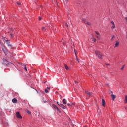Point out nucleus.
<instances>
[{
  "mask_svg": "<svg viewBox=\"0 0 127 127\" xmlns=\"http://www.w3.org/2000/svg\"><path fill=\"white\" fill-rule=\"evenodd\" d=\"M91 39L92 40V41H93V42H96L97 41V39H96L95 38V37H94V36H93L92 37H91Z\"/></svg>",
  "mask_w": 127,
  "mask_h": 127,
  "instance_id": "obj_12",
  "label": "nucleus"
},
{
  "mask_svg": "<svg viewBox=\"0 0 127 127\" xmlns=\"http://www.w3.org/2000/svg\"><path fill=\"white\" fill-rule=\"evenodd\" d=\"M63 45H65V43H63Z\"/></svg>",
  "mask_w": 127,
  "mask_h": 127,
  "instance_id": "obj_37",
  "label": "nucleus"
},
{
  "mask_svg": "<svg viewBox=\"0 0 127 127\" xmlns=\"http://www.w3.org/2000/svg\"><path fill=\"white\" fill-rule=\"evenodd\" d=\"M65 26L69 27V26L68 25V24L67 23H65Z\"/></svg>",
  "mask_w": 127,
  "mask_h": 127,
  "instance_id": "obj_28",
  "label": "nucleus"
},
{
  "mask_svg": "<svg viewBox=\"0 0 127 127\" xmlns=\"http://www.w3.org/2000/svg\"><path fill=\"white\" fill-rule=\"evenodd\" d=\"M95 33H96V34L97 35H101L100 34V33H99V32H98V31H95Z\"/></svg>",
  "mask_w": 127,
  "mask_h": 127,
  "instance_id": "obj_21",
  "label": "nucleus"
},
{
  "mask_svg": "<svg viewBox=\"0 0 127 127\" xmlns=\"http://www.w3.org/2000/svg\"><path fill=\"white\" fill-rule=\"evenodd\" d=\"M16 117L18 118V119H22V116H21L20 113H19V112H16Z\"/></svg>",
  "mask_w": 127,
  "mask_h": 127,
  "instance_id": "obj_3",
  "label": "nucleus"
},
{
  "mask_svg": "<svg viewBox=\"0 0 127 127\" xmlns=\"http://www.w3.org/2000/svg\"><path fill=\"white\" fill-rule=\"evenodd\" d=\"M65 0V1H68V0Z\"/></svg>",
  "mask_w": 127,
  "mask_h": 127,
  "instance_id": "obj_38",
  "label": "nucleus"
},
{
  "mask_svg": "<svg viewBox=\"0 0 127 127\" xmlns=\"http://www.w3.org/2000/svg\"><path fill=\"white\" fill-rule=\"evenodd\" d=\"M75 84H78V81H75Z\"/></svg>",
  "mask_w": 127,
  "mask_h": 127,
  "instance_id": "obj_34",
  "label": "nucleus"
},
{
  "mask_svg": "<svg viewBox=\"0 0 127 127\" xmlns=\"http://www.w3.org/2000/svg\"><path fill=\"white\" fill-rule=\"evenodd\" d=\"M106 65H109V64H106Z\"/></svg>",
  "mask_w": 127,
  "mask_h": 127,
  "instance_id": "obj_40",
  "label": "nucleus"
},
{
  "mask_svg": "<svg viewBox=\"0 0 127 127\" xmlns=\"http://www.w3.org/2000/svg\"><path fill=\"white\" fill-rule=\"evenodd\" d=\"M102 106H103L104 107L106 106V101H105V99H102Z\"/></svg>",
  "mask_w": 127,
  "mask_h": 127,
  "instance_id": "obj_6",
  "label": "nucleus"
},
{
  "mask_svg": "<svg viewBox=\"0 0 127 127\" xmlns=\"http://www.w3.org/2000/svg\"><path fill=\"white\" fill-rule=\"evenodd\" d=\"M119 44H120V43L118 41H116L115 44V47H118L119 46Z\"/></svg>",
  "mask_w": 127,
  "mask_h": 127,
  "instance_id": "obj_11",
  "label": "nucleus"
},
{
  "mask_svg": "<svg viewBox=\"0 0 127 127\" xmlns=\"http://www.w3.org/2000/svg\"><path fill=\"white\" fill-rule=\"evenodd\" d=\"M115 39V36L112 35L111 38V40L113 41Z\"/></svg>",
  "mask_w": 127,
  "mask_h": 127,
  "instance_id": "obj_18",
  "label": "nucleus"
},
{
  "mask_svg": "<svg viewBox=\"0 0 127 127\" xmlns=\"http://www.w3.org/2000/svg\"><path fill=\"white\" fill-rule=\"evenodd\" d=\"M64 66L66 70H69V67H68V66H67V65H65Z\"/></svg>",
  "mask_w": 127,
  "mask_h": 127,
  "instance_id": "obj_19",
  "label": "nucleus"
},
{
  "mask_svg": "<svg viewBox=\"0 0 127 127\" xmlns=\"http://www.w3.org/2000/svg\"><path fill=\"white\" fill-rule=\"evenodd\" d=\"M42 29L43 31H45V30H46V28H45L44 27H42Z\"/></svg>",
  "mask_w": 127,
  "mask_h": 127,
  "instance_id": "obj_20",
  "label": "nucleus"
},
{
  "mask_svg": "<svg viewBox=\"0 0 127 127\" xmlns=\"http://www.w3.org/2000/svg\"><path fill=\"white\" fill-rule=\"evenodd\" d=\"M16 3H17V4H18V5H21V4L20 3H19V2H17Z\"/></svg>",
  "mask_w": 127,
  "mask_h": 127,
  "instance_id": "obj_27",
  "label": "nucleus"
},
{
  "mask_svg": "<svg viewBox=\"0 0 127 127\" xmlns=\"http://www.w3.org/2000/svg\"><path fill=\"white\" fill-rule=\"evenodd\" d=\"M8 46H11L10 43H8Z\"/></svg>",
  "mask_w": 127,
  "mask_h": 127,
  "instance_id": "obj_30",
  "label": "nucleus"
},
{
  "mask_svg": "<svg viewBox=\"0 0 127 127\" xmlns=\"http://www.w3.org/2000/svg\"><path fill=\"white\" fill-rule=\"evenodd\" d=\"M44 103H46V101L44 100Z\"/></svg>",
  "mask_w": 127,
  "mask_h": 127,
  "instance_id": "obj_36",
  "label": "nucleus"
},
{
  "mask_svg": "<svg viewBox=\"0 0 127 127\" xmlns=\"http://www.w3.org/2000/svg\"><path fill=\"white\" fill-rule=\"evenodd\" d=\"M63 104H64V105H66V104H67V102H66L65 99H64L63 100Z\"/></svg>",
  "mask_w": 127,
  "mask_h": 127,
  "instance_id": "obj_15",
  "label": "nucleus"
},
{
  "mask_svg": "<svg viewBox=\"0 0 127 127\" xmlns=\"http://www.w3.org/2000/svg\"><path fill=\"white\" fill-rule=\"evenodd\" d=\"M24 68H25V71H27V68H26V66H25Z\"/></svg>",
  "mask_w": 127,
  "mask_h": 127,
  "instance_id": "obj_32",
  "label": "nucleus"
},
{
  "mask_svg": "<svg viewBox=\"0 0 127 127\" xmlns=\"http://www.w3.org/2000/svg\"><path fill=\"white\" fill-rule=\"evenodd\" d=\"M76 60H77V61L79 63L80 62V61H79V59H78V57H77V56H76Z\"/></svg>",
  "mask_w": 127,
  "mask_h": 127,
  "instance_id": "obj_26",
  "label": "nucleus"
},
{
  "mask_svg": "<svg viewBox=\"0 0 127 127\" xmlns=\"http://www.w3.org/2000/svg\"><path fill=\"white\" fill-rule=\"evenodd\" d=\"M57 105H58V106H59V105H60V104H59V102H58V101L57 102Z\"/></svg>",
  "mask_w": 127,
  "mask_h": 127,
  "instance_id": "obj_33",
  "label": "nucleus"
},
{
  "mask_svg": "<svg viewBox=\"0 0 127 127\" xmlns=\"http://www.w3.org/2000/svg\"><path fill=\"white\" fill-rule=\"evenodd\" d=\"M59 106L61 107V108H62V109H66V106H65L62 104H60L59 105Z\"/></svg>",
  "mask_w": 127,
  "mask_h": 127,
  "instance_id": "obj_7",
  "label": "nucleus"
},
{
  "mask_svg": "<svg viewBox=\"0 0 127 127\" xmlns=\"http://www.w3.org/2000/svg\"><path fill=\"white\" fill-rule=\"evenodd\" d=\"M10 35L11 36V37H13V35H12V33H10Z\"/></svg>",
  "mask_w": 127,
  "mask_h": 127,
  "instance_id": "obj_31",
  "label": "nucleus"
},
{
  "mask_svg": "<svg viewBox=\"0 0 127 127\" xmlns=\"http://www.w3.org/2000/svg\"><path fill=\"white\" fill-rule=\"evenodd\" d=\"M95 54L96 56L98 57V58H100V59H102V54H101V53H100V52L96 51Z\"/></svg>",
  "mask_w": 127,
  "mask_h": 127,
  "instance_id": "obj_1",
  "label": "nucleus"
},
{
  "mask_svg": "<svg viewBox=\"0 0 127 127\" xmlns=\"http://www.w3.org/2000/svg\"><path fill=\"white\" fill-rule=\"evenodd\" d=\"M125 104H127V95L125 96Z\"/></svg>",
  "mask_w": 127,
  "mask_h": 127,
  "instance_id": "obj_17",
  "label": "nucleus"
},
{
  "mask_svg": "<svg viewBox=\"0 0 127 127\" xmlns=\"http://www.w3.org/2000/svg\"><path fill=\"white\" fill-rule=\"evenodd\" d=\"M85 23H86V24H87V25H92V23L90 22H86L85 21Z\"/></svg>",
  "mask_w": 127,
  "mask_h": 127,
  "instance_id": "obj_14",
  "label": "nucleus"
},
{
  "mask_svg": "<svg viewBox=\"0 0 127 127\" xmlns=\"http://www.w3.org/2000/svg\"><path fill=\"white\" fill-rule=\"evenodd\" d=\"M3 64L4 65H8L9 64V62L7 61L6 59L3 60Z\"/></svg>",
  "mask_w": 127,
  "mask_h": 127,
  "instance_id": "obj_4",
  "label": "nucleus"
},
{
  "mask_svg": "<svg viewBox=\"0 0 127 127\" xmlns=\"http://www.w3.org/2000/svg\"><path fill=\"white\" fill-rule=\"evenodd\" d=\"M74 52H75V56H77V50L74 49Z\"/></svg>",
  "mask_w": 127,
  "mask_h": 127,
  "instance_id": "obj_23",
  "label": "nucleus"
},
{
  "mask_svg": "<svg viewBox=\"0 0 127 127\" xmlns=\"http://www.w3.org/2000/svg\"><path fill=\"white\" fill-rule=\"evenodd\" d=\"M47 89H48V90H50V87H47Z\"/></svg>",
  "mask_w": 127,
  "mask_h": 127,
  "instance_id": "obj_35",
  "label": "nucleus"
},
{
  "mask_svg": "<svg viewBox=\"0 0 127 127\" xmlns=\"http://www.w3.org/2000/svg\"><path fill=\"white\" fill-rule=\"evenodd\" d=\"M38 19L39 20H41L42 19L41 17H39Z\"/></svg>",
  "mask_w": 127,
  "mask_h": 127,
  "instance_id": "obj_29",
  "label": "nucleus"
},
{
  "mask_svg": "<svg viewBox=\"0 0 127 127\" xmlns=\"http://www.w3.org/2000/svg\"><path fill=\"white\" fill-rule=\"evenodd\" d=\"M126 38L127 39V37H126Z\"/></svg>",
  "mask_w": 127,
  "mask_h": 127,
  "instance_id": "obj_39",
  "label": "nucleus"
},
{
  "mask_svg": "<svg viewBox=\"0 0 127 127\" xmlns=\"http://www.w3.org/2000/svg\"><path fill=\"white\" fill-rule=\"evenodd\" d=\"M84 127H87V126H84Z\"/></svg>",
  "mask_w": 127,
  "mask_h": 127,
  "instance_id": "obj_41",
  "label": "nucleus"
},
{
  "mask_svg": "<svg viewBox=\"0 0 127 127\" xmlns=\"http://www.w3.org/2000/svg\"><path fill=\"white\" fill-rule=\"evenodd\" d=\"M45 93H46L47 94H48V93H49L48 90L47 89H45Z\"/></svg>",
  "mask_w": 127,
  "mask_h": 127,
  "instance_id": "obj_22",
  "label": "nucleus"
},
{
  "mask_svg": "<svg viewBox=\"0 0 127 127\" xmlns=\"http://www.w3.org/2000/svg\"><path fill=\"white\" fill-rule=\"evenodd\" d=\"M124 68H125V65H123L122 68H121V70H124Z\"/></svg>",
  "mask_w": 127,
  "mask_h": 127,
  "instance_id": "obj_25",
  "label": "nucleus"
},
{
  "mask_svg": "<svg viewBox=\"0 0 127 127\" xmlns=\"http://www.w3.org/2000/svg\"><path fill=\"white\" fill-rule=\"evenodd\" d=\"M111 98H112V101H115V99L117 98V96H116V95L114 94H111Z\"/></svg>",
  "mask_w": 127,
  "mask_h": 127,
  "instance_id": "obj_10",
  "label": "nucleus"
},
{
  "mask_svg": "<svg viewBox=\"0 0 127 127\" xmlns=\"http://www.w3.org/2000/svg\"><path fill=\"white\" fill-rule=\"evenodd\" d=\"M85 93L89 96V97H91L92 96V94H93L92 92H90L88 91H85Z\"/></svg>",
  "mask_w": 127,
  "mask_h": 127,
  "instance_id": "obj_9",
  "label": "nucleus"
},
{
  "mask_svg": "<svg viewBox=\"0 0 127 127\" xmlns=\"http://www.w3.org/2000/svg\"><path fill=\"white\" fill-rule=\"evenodd\" d=\"M27 113H28L29 114V115H30L31 114V112H30V111L29 110H27Z\"/></svg>",
  "mask_w": 127,
  "mask_h": 127,
  "instance_id": "obj_24",
  "label": "nucleus"
},
{
  "mask_svg": "<svg viewBox=\"0 0 127 127\" xmlns=\"http://www.w3.org/2000/svg\"><path fill=\"white\" fill-rule=\"evenodd\" d=\"M2 50H3V52H4L5 55H7V53H8V50L7 49H6V48H5V47H4V46H3Z\"/></svg>",
  "mask_w": 127,
  "mask_h": 127,
  "instance_id": "obj_2",
  "label": "nucleus"
},
{
  "mask_svg": "<svg viewBox=\"0 0 127 127\" xmlns=\"http://www.w3.org/2000/svg\"><path fill=\"white\" fill-rule=\"evenodd\" d=\"M96 38H97V39H101V35H97L96 36Z\"/></svg>",
  "mask_w": 127,
  "mask_h": 127,
  "instance_id": "obj_16",
  "label": "nucleus"
},
{
  "mask_svg": "<svg viewBox=\"0 0 127 127\" xmlns=\"http://www.w3.org/2000/svg\"><path fill=\"white\" fill-rule=\"evenodd\" d=\"M111 24H112V26L111 27V29H114V28H115V27H116V26L115 25V23L114 22V21H111Z\"/></svg>",
  "mask_w": 127,
  "mask_h": 127,
  "instance_id": "obj_5",
  "label": "nucleus"
},
{
  "mask_svg": "<svg viewBox=\"0 0 127 127\" xmlns=\"http://www.w3.org/2000/svg\"><path fill=\"white\" fill-rule=\"evenodd\" d=\"M12 102L14 104H16V103H17V99H16V98H14L12 99Z\"/></svg>",
  "mask_w": 127,
  "mask_h": 127,
  "instance_id": "obj_13",
  "label": "nucleus"
},
{
  "mask_svg": "<svg viewBox=\"0 0 127 127\" xmlns=\"http://www.w3.org/2000/svg\"><path fill=\"white\" fill-rule=\"evenodd\" d=\"M52 106L54 109H56V110H57V111H58V112H60V110H59V109H58V107H57V106L56 105L53 104Z\"/></svg>",
  "mask_w": 127,
  "mask_h": 127,
  "instance_id": "obj_8",
  "label": "nucleus"
}]
</instances>
